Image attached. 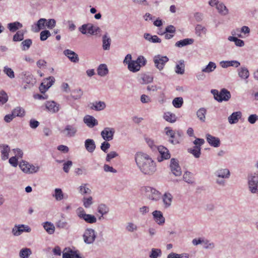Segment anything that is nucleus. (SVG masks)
<instances>
[{"mask_svg":"<svg viewBox=\"0 0 258 258\" xmlns=\"http://www.w3.org/2000/svg\"><path fill=\"white\" fill-rule=\"evenodd\" d=\"M55 225L59 229H69L70 227L69 223L65 220H59L55 223Z\"/></svg>","mask_w":258,"mask_h":258,"instance_id":"nucleus-49","label":"nucleus"},{"mask_svg":"<svg viewBox=\"0 0 258 258\" xmlns=\"http://www.w3.org/2000/svg\"><path fill=\"white\" fill-rule=\"evenodd\" d=\"M85 147L86 150L89 153H93L96 148V145L93 139H88L84 143Z\"/></svg>","mask_w":258,"mask_h":258,"instance_id":"nucleus-28","label":"nucleus"},{"mask_svg":"<svg viewBox=\"0 0 258 258\" xmlns=\"http://www.w3.org/2000/svg\"><path fill=\"white\" fill-rule=\"evenodd\" d=\"M100 31V29L98 26H95L91 23H88L87 34L93 35L97 34Z\"/></svg>","mask_w":258,"mask_h":258,"instance_id":"nucleus-47","label":"nucleus"},{"mask_svg":"<svg viewBox=\"0 0 258 258\" xmlns=\"http://www.w3.org/2000/svg\"><path fill=\"white\" fill-rule=\"evenodd\" d=\"M83 206L87 209L90 208L93 204V199L91 196L84 197L82 199Z\"/></svg>","mask_w":258,"mask_h":258,"instance_id":"nucleus-45","label":"nucleus"},{"mask_svg":"<svg viewBox=\"0 0 258 258\" xmlns=\"http://www.w3.org/2000/svg\"><path fill=\"white\" fill-rule=\"evenodd\" d=\"M106 107V104L103 101H97L93 103L92 109L96 111H101Z\"/></svg>","mask_w":258,"mask_h":258,"instance_id":"nucleus-42","label":"nucleus"},{"mask_svg":"<svg viewBox=\"0 0 258 258\" xmlns=\"http://www.w3.org/2000/svg\"><path fill=\"white\" fill-rule=\"evenodd\" d=\"M242 117V112L240 111L233 112L228 117V120L230 124H233L237 123Z\"/></svg>","mask_w":258,"mask_h":258,"instance_id":"nucleus-24","label":"nucleus"},{"mask_svg":"<svg viewBox=\"0 0 258 258\" xmlns=\"http://www.w3.org/2000/svg\"><path fill=\"white\" fill-rule=\"evenodd\" d=\"M19 166L26 174H34L38 172L40 170V166L37 164H33L23 160L20 162Z\"/></svg>","mask_w":258,"mask_h":258,"instance_id":"nucleus-3","label":"nucleus"},{"mask_svg":"<svg viewBox=\"0 0 258 258\" xmlns=\"http://www.w3.org/2000/svg\"><path fill=\"white\" fill-rule=\"evenodd\" d=\"M167 258H189V255L187 253L178 254L171 252L167 255Z\"/></svg>","mask_w":258,"mask_h":258,"instance_id":"nucleus-58","label":"nucleus"},{"mask_svg":"<svg viewBox=\"0 0 258 258\" xmlns=\"http://www.w3.org/2000/svg\"><path fill=\"white\" fill-rule=\"evenodd\" d=\"M12 112H13L15 117H23L25 115V109L20 106H17L15 107L14 109H13Z\"/></svg>","mask_w":258,"mask_h":258,"instance_id":"nucleus-37","label":"nucleus"},{"mask_svg":"<svg viewBox=\"0 0 258 258\" xmlns=\"http://www.w3.org/2000/svg\"><path fill=\"white\" fill-rule=\"evenodd\" d=\"M206 111V109L205 108H201L197 111V116L201 121L203 122L205 121Z\"/></svg>","mask_w":258,"mask_h":258,"instance_id":"nucleus-56","label":"nucleus"},{"mask_svg":"<svg viewBox=\"0 0 258 258\" xmlns=\"http://www.w3.org/2000/svg\"><path fill=\"white\" fill-rule=\"evenodd\" d=\"M77 131V128L75 124H67L61 131V133L65 137L71 138L75 136Z\"/></svg>","mask_w":258,"mask_h":258,"instance_id":"nucleus-12","label":"nucleus"},{"mask_svg":"<svg viewBox=\"0 0 258 258\" xmlns=\"http://www.w3.org/2000/svg\"><path fill=\"white\" fill-rule=\"evenodd\" d=\"M55 79L53 77H49L44 79L41 83L39 89L41 93H45L54 83Z\"/></svg>","mask_w":258,"mask_h":258,"instance_id":"nucleus-14","label":"nucleus"},{"mask_svg":"<svg viewBox=\"0 0 258 258\" xmlns=\"http://www.w3.org/2000/svg\"><path fill=\"white\" fill-rule=\"evenodd\" d=\"M79 192L82 196L90 195L91 190L88 187L87 183H83L78 187Z\"/></svg>","mask_w":258,"mask_h":258,"instance_id":"nucleus-38","label":"nucleus"},{"mask_svg":"<svg viewBox=\"0 0 258 258\" xmlns=\"http://www.w3.org/2000/svg\"><path fill=\"white\" fill-rule=\"evenodd\" d=\"M170 168L172 174L175 176H179L181 175V169L177 159L175 158L171 159Z\"/></svg>","mask_w":258,"mask_h":258,"instance_id":"nucleus-13","label":"nucleus"},{"mask_svg":"<svg viewBox=\"0 0 258 258\" xmlns=\"http://www.w3.org/2000/svg\"><path fill=\"white\" fill-rule=\"evenodd\" d=\"M51 34L48 30H43L41 32L40 34V38L41 41L46 40L49 36Z\"/></svg>","mask_w":258,"mask_h":258,"instance_id":"nucleus-63","label":"nucleus"},{"mask_svg":"<svg viewBox=\"0 0 258 258\" xmlns=\"http://www.w3.org/2000/svg\"><path fill=\"white\" fill-rule=\"evenodd\" d=\"M145 192L150 200L157 202L161 199V192L153 187H146Z\"/></svg>","mask_w":258,"mask_h":258,"instance_id":"nucleus-8","label":"nucleus"},{"mask_svg":"<svg viewBox=\"0 0 258 258\" xmlns=\"http://www.w3.org/2000/svg\"><path fill=\"white\" fill-rule=\"evenodd\" d=\"M154 220L159 225H163L165 222V219L161 211L155 210L152 212Z\"/></svg>","mask_w":258,"mask_h":258,"instance_id":"nucleus-18","label":"nucleus"},{"mask_svg":"<svg viewBox=\"0 0 258 258\" xmlns=\"http://www.w3.org/2000/svg\"><path fill=\"white\" fill-rule=\"evenodd\" d=\"M147 63V59L143 55L139 56L136 60H133L127 66V69L132 73H137L140 71L141 68Z\"/></svg>","mask_w":258,"mask_h":258,"instance_id":"nucleus-2","label":"nucleus"},{"mask_svg":"<svg viewBox=\"0 0 258 258\" xmlns=\"http://www.w3.org/2000/svg\"><path fill=\"white\" fill-rule=\"evenodd\" d=\"M111 40L110 37L107 34H105L102 37V47L105 50L110 49Z\"/></svg>","mask_w":258,"mask_h":258,"instance_id":"nucleus-33","label":"nucleus"},{"mask_svg":"<svg viewBox=\"0 0 258 258\" xmlns=\"http://www.w3.org/2000/svg\"><path fill=\"white\" fill-rule=\"evenodd\" d=\"M144 38L148 41L153 43H161V39L157 35H152L150 33H146L144 34Z\"/></svg>","mask_w":258,"mask_h":258,"instance_id":"nucleus-29","label":"nucleus"},{"mask_svg":"<svg viewBox=\"0 0 258 258\" xmlns=\"http://www.w3.org/2000/svg\"><path fill=\"white\" fill-rule=\"evenodd\" d=\"M43 226L46 231L49 234H52L55 231V226L53 223L50 222H45L43 223Z\"/></svg>","mask_w":258,"mask_h":258,"instance_id":"nucleus-39","label":"nucleus"},{"mask_svg":"<svg viewBox=\"0 0 258 258\" xmlns=\"http://www.w3.org/2000/svg\"><path fill=\"white\" fill-rule=\"evenodd\" d=\"M207 142L209 144L213 147L217 148L220 146V140L219 138L212 136L209 134L206 135Z\"/></svg>","mask_w":258,"mask_h":258,"instance_id":"nucleus-19","label":"nucleus"},{"mask_svg":"<svg viewBox=\"0 0 258 258\" xmlns=\"http://www.w3.org/2000/svg\"><path fill=\"white\" fill-rule=\"evenodd\" d=\"M230 171L227 168H220L215 172V175L217 178L228 179L230 177Z\"/></svg>","mask_w":258,"mask_h":258,"instance_id":"nucleus-17","label":"nucleus"},{"mask_svg":"<svg viewBox=\"0 0 258 258\" xmlns=\"http://www.w3.org/2000/svg\"><path fill=\"white\" fill-rule=\"evenodd\" d=\"M47 110L51 113H55L58 112L60 109V105L53 101H47L45 103Z\"/></svg>","mask_w":258,"mask_h":258,"instance_id":"nucleus-16","label":"nucleus"},{"mask_svg":"<svg viewBox=\"0 0 258 258\" xmlns=\"http://www.w3.org/2000/svg\"><path fill=\"white\" fill-rule=\"evenodd\" d=\"M228 40L230 41L234 42L236 46L238 47H242L244 45V42L243 40L238 39V38L234 36H229Z\"/></svg>","mask_w":258,"mask_h":258,"instance_id":"nucleus-51","label":"nucleus"},{"mask_svg":"<svg viewBox=\"0 0 258 258\" xmlns=\"http://www.w3.org/2000/svg\"><path fill=\"white\" fill-rule=\"evenodd\" d=\"M174 71L177 74L182 75L184 73L185 64L183 60H180L176 63Z\"/></svg>","mask_w":258,"mask_h":258,"instance_id":"nucleus-30","label":"nucleus"},{"mask_svg":"<svg viewBox=\"0 0 258 258\" xmlns=\"http://www.w3.org/2000/svg\"><path fill=\"white\" fill-rule=\"evenodd\" d=\"M82 219H83L86 222L89 224H93L96 222L97 218L93 215L86 214L84 215Z\"/></svg>","mask_w":258,"mask_h":258,"instance_id":"nucleus-50","label":"nucleus"},{"mask_svg":"<svg viewBox=\"0 0 258 258\" xmlns=\"http://www.w3.org/2000/svg\"><path fill=\"white\" fill-rule=\"evenodd\" d=\"M97 235V232L94 229L87 228L82 235L83 241L86 244H92L95 242Z\"/></svg>","mask_w":258,"mask_h":258,"instance_id":"nucleus-5","label":"nucleus"},{"mask_svg":"<svg viewBox=\"0 0 258 258\" xmlns=\"http://www.w3.org/2000/svg\"><path fill=\"white\" fill-rule=\"evenodd\" d=\"M157 149L160 156H158L157 160L158 162H162L164 160H167L170 158V154L169 150L164 146H160L157 147Z\"/></svg>","mask_w":258,"mask_h":258,"instance_id":"nucleus-15","label":"nucleus"},{"mask_svg":"<svg viewBox=\"0 0 258 258\" xmlns=\"http://www.w3.org/2000/svg\"><path fill=\"white\" fill-rule=\"evenodd\" d=\"M4 72L11 79L15 78L14 72L11 68L7 66L5 67L4 68Z\"/></svg>","mask_w":258,"mask_h":258,"instance_id":"nucleus-61","label":"nucleus"},{"mask_svg":"<svg viewBox=\"0 0 258 258\" xmlns=\"http://www.w3.org/2000/svg\"><path fill=\"white\" fill-rule=\"evenodd\" d=\"M239 77L243 80H246L249 76V73L248 69L245 67H241L238 70Z\"/></svg>","mask_w":258,"mask_h":258,"instance_id":"nucleus-36","label":"nucleus"},{"mask_svg":"<svg viewBox=\"0 0 258 258\" xmlns=\"http://www.w3.org/2000/svg\"><path fill=\"white\" fill-rule=\"evenodd\" d=\"M248 190L252 194L258 195V179L255 173L248 175L247 177Z\"/></svg>","mask_w":258,"mask_h":258,"instance_id":"nucleus-6","label":"nucleus"},{"mask_svg":"<svg viewBox=\"0 0 258 258\" xmlns=\"http://www.w3.org/2000/svg\"><path fill=\"white\" fill-rule=\"evenodd\" d=\"M0 151L2 159L3 160H7L9 158L10 152V147L6 144H0Z\"/></svg>","mask_w":258,"mask_h":258,"instance_id":"nucleus-25","label":"nucleus"},{"mask_svg":"<svg viewBox=\"0 0 258 258\" xmlns=\"http://www.w3.org/2000/svg\"><path fill=\"white\" fill-rule=\"evenodd\" d=\"M31 253V250L30 248H24L20 251L19 256L21 258H28Z\"/></svg>","mask_w":258,"mask_h":258,"instance_id":"nucleus-54","label":"nucleus"},{"mask_svg":"<svg viewBox=\"0 0 258 258\" xmlns=\"http://www.w3.org/2000/svg\"><path fill=\"white\" fill-rule=\"evenodd\" d=\"M216 9H217L218 13L222 16H226L229 13V11H228V9L222 3H220L218 5H217V6L216 7Z\"/></svg>","mask_w":258,"mask_h":258,"instance_id":"nucleus-46","label":"nucleus"},{"mask_svg":"<svg viewBox=\"0 0 258 258\" xmlns=\"http://www.w3.org/2000/svg\"><path fill=\"white\" fill-rule=\"evenodd\" d=\"M138 81L141 84L146 85L152 83L153 77L146 73L141 74L139 76Z\"/></svg>","mask_w":258,"mask_h":258,"instance_id":"nucleus-21","label":"nucleus"},{"mask_svg":"<svg viewBox=\"0 0 258 258\" xmlns=\"http://www.w3.org/2000/svg\"><path fill=\"white\" fill-rule=\"evenodd\" d=\"M164 133L167 137L170 138L169 142L171 143L176 144L178 143L177 141L174 140L176 138V132L173 130L171 127H166L164 128Z\"/></svg>","mask_w":258,"mask_h":258,"instance_id":"nucleus-23","label":"nucleus"},{"mask_svg":"<svg viewBox=\"0 0 258 258\" xmlns=\"http://www.w3.org/2000/svg\"><path fill=\"white\" fill-rule=\"evenodd\" d=\"M46 19L44 18L40 19L37 22V23L34 24L31 27V30L32 31L34 32H38L41 29H43L45 28V26H46Z\"/></svg>","mask_w":258,"mask_h":258,"instance_id":"nucleus-22","label":"nucleus"},{"mask_svg":"<svg viewBox=\"0 0 258 258\" xmlns=\"http://www.w3.org/2000/svg\"><path fill=\"white\" fill-rule=\"evenodd\" d=\"M216 64L213 61H210L208 64L202 69L203 73L210 74L212 73L216 69Z\"/></svg>","mask_w":258,"mask_h":258,"instance_id":"nucleus-35","label":"nucleus"},{"mask_svg":"<svg viewBox=\"0 0 258 258\" xmlns=\"http://www.w3.org/2000/svg\"><path fill=\"white\" fill-rule=\"evenodd\" d=\"M183 103V98L181 97H176L172 101L173 106L176 108H180Z\"/></svg>","mask_w":258,"mask_h":258,"instance_id":"nucleus-57","label":"nucleus"},{"mask_svg":"<svg viewBox=\"0 0 258 258\" xmlns=\"http://www.w3.org/2000/svg\"><path fill=\"white\" fill-rule=\"evenodd\" d=\"M31 229L30 227L24 224L15 225L12 229V233L15 236H18L23 232H30Z\"/></svg>","mask_w":258,"mask_h":258,"instance_id":"nucleus-9","label":"nucleus"},{"mask_svg":"<svg viewBox=\"0 0 258 258\" xmlns=\"http://www.w3.org/2000/svg\"><path fill=\"white\" fill-rule=\"evenodd\" d=\"M115 128L110 127H105L101 132V136L106 141H110L113 140L115 134Z\"/></svg>","mask_w":258,"mask_h":258,"instance_id":"nucleus-10","label":"nucleus"},{"mask_svg":"<svg viewBox=\"0 0 258 258\" xmlns=\"http://www.w3.org/2000/svg\"><path fill=\"white\" fill-rule=\"evenodd\" d=\"M214 99L219 102L228 101L231 98L230 92L227 89L223 88L219 92L217 90L212 89L211 91Z\"/></svg>","mask_w":258,"mask_h":258,"instance_id":"nucleus-4","label":"nucleus"},{"mask_svg":"<svg viewBox=\"0 0 258 258\" xmlns=\"http://www.w3.org/2000/svg\"><path fill=\"white\" fill-rule=\"evenodd\" d=\"M97 212L101 216L99 218V219H101L103 216L107 214L109 212V208L104 204H99L97 207Z\"/></svg>","mask_w":258,"mask_h":258,"instance_id":"nucleus-31","label":"nucleus"},{"mask_svg":"<svg viewBox=\"0 0 258 258\" xmlns=\"http://www.w3.org/2000/svg\"><path fill=\"white\" fill-rule=\"evenodd\" d=\"M183 180L188 183H192L193 180L192 179L191 173L189 172H185L183 175Z\"/></svg>","mask_w":258,"mask_h":258,"instance_id":"nucleus-64","label":"nucleus"},{"mask_svg":"<svg viewBox=\"0 0 258 258\" xmlns=\"http://www.w3.org/2000/svg\"><path fill=\"white\" fill-rule=\"evenodd\" d=\"M153 60L156 68L161 71L163 70L166 63L169 61V58L166 56L157 54L153 57Z\"/></svg>","mask_w":258,"mask_h":258,"instance_id":"nucleus-7","label":"nucleus"},{"mask_svg":"<svg viewBox=\"0 0 258 258\" xmlns=\"http://www.w3.org/2000/svg\"><path fill=\"white\" fill-rule=\"evenodd\" d=\"M84 122L90 128H93L98 124L97 120L93 116L86 115L83 118Z\"/></svg>","mask_w":258,"mask_h":258,"instance_id":"nucleus-20","label":"nucleus"},{"mask_svg":"<svg viewBox=\"0 0 258 258\" xmlns=\"http://www.w3.org/2000/svg\"><path fill=\"white\" fill-rule=\"evenodd\" d=\"M240 64V62L237 60H223L220 62V65L223 68H227L231 66L238 68Z\"/></svg>","mask_w":258,"mask_h":258,"instance_id":"nucleus-27","label":"nucleus"},{"mask_svg":"<svg viewBox=\"0 0 258 258\" xmlns=\"http://www.w3.org/2000/svg\"><path fill=\"white\" fill-rule=\"evenodd\" d=\"M162 255V251L159 248H152L149 254L150 258H158Z\"/></svg>","mask_w":258,"mask_h":258,"instance_id":"nucleus-52","label":"nucleus"},{"mask_svg":"<svg viewBox=\"0 0 258 258\" xmlns=\"http://www.w3.org/2000/svg\"><path fill=\"white\" fill-rule=\"evenodd\" d=\"M201 148L199 146H195L192 148L188 149V152L192 154L195 158H198L201 155Z\"/></svg>","mask_w":258,"mask_h":258,"instance_id":"nucleus-53","label":"nucleus"},{"mask_svg":"<svg viewBox=\"0 0 258 258\" xmlns=\"http://www.w3.org/2000/svg\"><path fill=\"white\" fill-rule=\"evenodd\" d=\"M202 244L203 248L205 249H212L215 246V244L213 242L204 238L203 240Z\"/></svg>","mask_w":258,"mask_h":258,"instance_id":"nucleus-55","label":"nucleus"},{"mask_svg":"<svg viewBox=\"0 0 258 258\" xmlns=\"http://www.w3.org/2000/svg\"><path fill=\"white\" fill-rule=\"evenodd\" d=\"M135 159L138 168L143 174L151 176L157 171L156 161L148 154L142 152H137L135 154Z\"/></svg>","mask_w":258,"mask_h":258,"instance_id":"nucleus-1","label":"nucleus"},{"mask_svg":"<svg viewBox=\"0 0 258 258\" xmlns=\"http://www.w3.org/2000/svg\"><path fill=\"white\" fill-rule=\"evenodd\" d=\"M125 230L128 232L134 233L138 230V226L133 222H128L126 224Z\"/></svg>","mask_w":258,"mask_h":258,"instance_id":"nucleus-43","label":"nucleus"},{"mask_svg":"<svg viewBox=\"0 0 258 258\" xmlns=\"http://www.w3.org/2000/svg\"><path fill=\"white\" fill-rule=\"evenodd\" d=\"M22 27V24L18 21L10 23L7 25L8 29L11 32H15Z\"/></svg>","mask_w":258,"mask_h":258,"instance_id":"nucleus-32","label":"nucleus"},{"mask_svg":"<svg viewBox=\"0 0 258 258\" xmlns=\"http://www.w3.org/2000/svg\"><path fill=\"white\" fill-rule=\"evenodd\" d=\"M163 118L167 121L174 123L176 120V116L175 114L170 112H166L164 113Z\"/></svg>","mask_w":258,"mask_h":258,"instance_id":"nucleus-41","label":"nucleus"},{"mask_svg":"<svg viewBox=\"0 0 258 258\" xmlns=\"http://www.w3.org/2000/svg\"><path fill=\"white\" fill-rule=\"evenodd\" d=\"M32 41L30 39H27L24 40L21 43L22 45V50H28L30 48V46L32 45Z\"/></svg>","mask_w":258,"mask_h":258,"instance_id":"nucleus-62","label":"nucleus"},{"mask_svg":"<svg viewBox=\"0 0 258 258\" xmlns=\"http://www.w3.org/2000/svg\"><path fill=\"white\" fill-rule=\"evenodd\" d=\"M52 197L55 198L57 201H60L63 199L64 195L61 189L56 188L54 189V193L52 195Z\"/></svg>","mask_w":258,"mask_h":258,"instance_id":"nucleus-44","label":"nucleus"},{"mask_svg":"<svg viewBox=\"0 0 258 258\" xmlns=\"http://www.w3.org/2000/svg\"><path fill=\"white\" fill-rule=\"evenodd\" d=\"M63 54L68 57L72 62H77L79 61V59L78 55L74 51L70 49H66L63 51Z\"/></svg>","mask_w":258,"mask_h":258,"instance_id":"nucleus-26","label":"nucleus"},{"mask_svg":"<svg viewBox=\"0 0 258 258\" xmlns=\"http://www.w3.org/2000/svg\"><path fill=\"white\" fill-rule=\"evenodd\" d=\"M108 73V70L105 64H101L97 69V74L101 77H104Z\"/></svg>","mask_w":258,"mask_h":258,"instance_id":"nucleus-40","label":"nucleus"},{"mask_svg":"<svg viewBox=\"0 0 258 258\" xmlns=\"http://www.w3.org/2000/svg\"><path fill=\"white\" fill-rule=\"evenodd\" d=\"M161 198L163 203V206L165 209L169 208L173 203V196L169 191L165 192L162 196Z\"/></svg>","mask_w":258,"mask_h":258,"instance_id":"nucleus-11","label":"nucleus"},{"mask_svg":"<svg viewBox=\"0 0 258 258\" xmlns=\"http://www.w3.org/2000/svg\"><path fill=\"white\" fill-rule=\"evenodd\" d=\"M8 100V96L6 92L3 90L0 91V104H5Z\"/></svg>","mask_w":258,"mask_h":258,"instance_id":"nucleus-59","label":"nucleus"},{"mask_svg":"<svg viewBox=\"0 0 258 258\" xmlns=\"http://www.w3.org/2000/svg\"><path fill=\"white\" fill-rule=\"evenodd\" d=\"M194 42V40L192 38H185L177 41L175 45L178 47H182L188 45L192 44Z\"/></svg>","mask_w":258,"mask_h":258,"instance_id":"nucleus-34","label":"nucleus"},{"mask_svg":"<svg viewBox=\"0 0 258 258\" xmlns=\"http://www.w3.org/2000/svg\"><path fill=\"white\" fill-rule=\"evenodd\" d=\"M24 39V33L21 31H18L14 35L13 40L15 42L21 41Z\"/></svg>","mask_w":258,"mask_h":258,"instance_id":"nucleus-60","label":"nucleus"},{"mask_svg":"<svg viewBox=\"0 0 258 258\" xmlns=\"http://www.w3.org/2000/svg\"><path fill=\"white\" fill-rule=\"evenodd\" d=\"M207 32V29L205 26L201 24H198L196 25L195 27V33L197 36L200 37L202 34H206Z\"/></svg>","mask_w":258,"mask_h":258,"instance_id":"nucleus-48","label":"nucleus"}]
</instances>
